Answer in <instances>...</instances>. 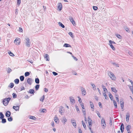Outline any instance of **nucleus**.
Segmentation results:
<instances>
[{"label": "nucleus", "instance_id": "nucleus-43", "mask_svg": "<svg viewBox=\"0 0 133 133\" xmlns=\"http://www.w3.org/2000/svg\"><path fill=\"white\" fill-rule=\"evenodd\" d=\"M44 98V96L43 95L40 98V101H41L43 102Z\"/></svg>", "mask_w": 133, "mask_h": 133}, {"label": "nucleus", "instance_id": "nucleus-31", "mask_svg": "<svg viewBox=\"0 0 133 133\" xmlns=\"http://www.w3.org/2000/svg\"><path fill=\"white\" fill-rule=\"evenodd\" d=\"M113 101L115 107L116 108H117V105L116 102L115 100H113Z\"/></svg>", "mask_w": 133, "mask_h": 133}, {"label": "nucleus", "instance_id": "nucleus-39", "mask_svg": "<svg viewBox=\"0 0 133 133\" xmlns=\"http://www.w3.org/2000/svg\"><path fill=\"white\" fill-rule=\"evenodd\" d=\"M76 109V110L79 113L80 112V111L79 109L78 108V107L77 105H76L75 106Z\"/></svg>", "mask_w": 133, "mask_h": 133}, {"label": "nucleus", "instance_id": "nucleus-62", "mask_svg": "<svg viewBox=\"0 0 133 133\" xmlns=\"http://www.w3.org/2000/svg\"><path fill=\"white\" fill-rule=\"evenodd\" d=\"M19 31L20 32H22L23 31V30L20 27L19 28Z\"/></svg>", "mask_w": 133, "mask_h": 133}, {"label": "nucleus", "instance_id": "nucleus-63", "mask_svg": "<svg viewBox=\"0 0 133 133\" xmlns=\"http://www.w3.org/2000/svg\"><path fill=\"white\" fill-rule=\"evenodd\" d=\"M98 104L100 108H102V107L101 103L100 102Z\"/></svg>", "mask_w": 133, "mask_h": 133}, {"label": "nucleus", "instance_id": "nucleus-17", "mask_svg": "<svg viewBox=\"0 0 133 133\" xmlns=\"http://www.w3.org/2000/svg\"><path fill=\"white\" fill-rule=\"evenodd\" d=\"M111 89L112 91L113 92H114L115 93H117V91L116 90V89L114 87H111Z\"/></svg>", "mask_w": 133, "mask_h": 133}, {"label": "nucleus", "instance_id": "nucleus-30", "mask_svg": "<svg viewBox=\"0 0 133 133\" xmlns=\"http://www.w3.org/2000/svg\"><path fill=\"white\" fill-rule=\"evenodd\" d=\"M131 128V126L130 125H128L126 128V129L127 131L130 130V129Z\"/></svg>", "mask_w": 133, "mask_h": 133}, {"label": "nucleus", "instance_id": "nucleus-48", "mask_svg": "<svg viewBox=\"0 0 133 133\" xmlns=\"http://www.w3.org/2000/svg\"><path fill=\"white\" fill-rule=\"evenodd\" d=\"M109 97L111 100H112L113 97V96H112V94H111L110 93L109 94Z\"/></svg>", "mask_w": 133, "mask_h": 133}, {"label": "nucleus", "instance_id": "nucleus-58", "mask_svg": "<svg viewBox=\"0 0 133 133\" xmlns=\"http://www.w3.org/2000/svg\"><path fill=\"white\" fill-rule=\"evenodd\" d=\"M82 111L83 114L84 116H86V112L85 110H82Z\"/></svg>", "mask_w": 133, "mask_h": 133}, {"label": "nucleus", "instance_id": "nucleus-8", "mask_svg": "<svg viewBox=\"0 0 133 133\" xmlns=\"http://www.w3.org/2000/svg\"><path fill=\"white\" fill-rule=\"evenodd\" d=\"M81 91L83 95H85L86 94V92L84 88L83 87L81 88Z\"/></svg>", "mask_w": 133, "mask_h": 133}, {"label": "nucleus", "instance_id": "nucleus-50", "mask_svg": "<svg viewBox=\"0 0 133 133\" xmlns=\"http://www.w3.org/2000/svg\"><path fill=\"white\" fill-rule=\"evenodd\" d=\"M109 42L110 43L109 44H116L115 43V42H114L112 41H111V40H110L109 41Z\"/></svg>", "mask_w": 133, "mask_h": 133}, {"label": "nucleus", "instance_id": "nucleus-34", "mask_svg": "<svg viewBox=\"0 0 133 133\" xmlns=\"http://www.w3.org/2000/svg\"><path fill=\"white\" fill-rule=\"evenodd\" d=\"M46 110L45 109H42L40 110V111L41 112H45Z\"/></svg>", "mask_w": 133, "mask_h": 133}, {"label": "nucleus", "instance_id": "nucleus-25", "mask_svg": "<svg viewBox=\"0 0 133 133\" xmlns=\"http://www.w3.org/2000/svg\"><path fill=\"white\" fill-rule=\"evenodd\" d=\"M19 78L20 81H24V76H21Z\"/></svg>", "mask_w": 133, "mask_h": 133}, {"label": "nucleus", "instance_id": "nucleus-28", "mask_svg": "<svg viewBox=\"0 0 133 133\" xmlns=\"http://www.w3.org/2000/svg\"><path fill=\"white\" fill-rule=\"evenodd\" d=\"M14 81L16 84H18L19 82V80L18 79H16Z\"/></svg>", "mask_w": 133, "mask_h": 133}, {"label": "nucleus", "instance_id": "nucleus-35", "mask_svg": "<svg viewBox=\"0 0 133 133\" xmlns=\"http://www.w3.org/2000/svg\"><path fill=\"white\" fill-rule=\"evenodd\" d=\"M109 45L110 46L111 48L112 49L114 50H115V47L113 45L111 44H109Z\"/></svg>", "mask_w": 133, "mask_h": 133}, {"label": "nucleus", "instance_id": "nucleus-18", "mask_svg": "<svg viewBox=\"0 0 133 133\" xmlns=\"http://www.w3.org/2000/svg\"><path fill=\"white\" fill-rule=\"evenodd\" d=\"M91 85L93 89L94 90H95L96 89V88L95 85L92 83H91Z\"/></svg>", "mask_w": 133, "mask_h": 133}, {"label": "nucleus", "instance_id": "nucleus-38", "mask_svg": "<svg viewBox=\"0 0 133 133\" xmlns=\"http://www.w3.org/2000/svg\"><path fill=\"white\" fill-rule=\"evenodd\" d=\"M39 87V85L38 84H37L36 85L35 87V88L36 90H38Z\"/></svg>", "mask_w": 133, "mask_h": 133}, {"label": "nucleus", "instance_id": "nucleus-37", "mask_svg": "<svg viewBox=\"0 0 133 133\" xmlns=\"http://www.w3.org/2000/svg\"><path fill=\"white\" fill-rule=\"evenodd\" d=\"M29 118L30 119H32L33 120H35L36 119V118L34 117V116H29Z\"/></svg>", "mask_w": 133, "mask_h": 133}, {"label": "nucleus", "instance_id": "nucleus-11", "mask_svg": "<svg viewBox=\"0 0 133 133\" xmlns=\"http://www.w3.org/2000/svg\"><path fill=\"white\" fill-rule=\"evenodd\" d=\"M69 20L72 23V24L74 25H75L76 24L75 22L73 20V18L71 17H70L69 18Z\"/></svg>", "mask_w": 133, "mask_h": 133}, {"label": "nucleus", "instance_id": "nucleus-32", "mask_svg": "<svg viewBox=\"0 0 133 133\" xmlns=\"http://www.w3.org/2000/svg\"><path fill=\"white\" fill-rule=\"evenodd\" d=\"M8 52L10 56H14V54L12 53L10 51H9Z\"/></svg>", "mask_w": 133, "mask_h": 133}, {"label": "nucleus", "instance_id": "nucleus-27", "mask_svg": "<svg viewBox=\"0 0 133 133\" xmlns=\"http://www.w3.org/2000/svg\"><path fill=\"white\" fill-rule=\"evenodd\" d=\"M17 39H15V40L14 41V42L15 43V44L17 45H19V43H20V42L19 41L18 42V43H16V42L17 41H18Z\"/></svg>", "mask_w": 133, "mask_h": 133}, {"label": "nucleus", "instance_id": "nucleus-14", "mask_svg": "<svg viewBox=\"0 0 133 133\" xmlns=\"http://www.w3.org/2000/svg\"><path fill=\"white\" fill-rule=\"evenodd\" d=\"M63 108V107L62 106H61L59 108V112L61 114L63 112V110H64Z\"/></svg>", "mask_w": 133, "mask_h": 133}, {"label": "nucleus", "instance_id": "nucleus-55", "mask_svg": "<svg viewBox=\"0 0 133 133\" xmlns=\"http://www.w3.org/2000/svg\"><path fill=\"white\" fill-rule=\"evenodd\" d=\"M125 30L128 32H130V30L129 29V28L127 27L125 28Z\"/></svg>", "mask_w": 133, "mask_h": 133}, {"label": "nucleus", "instance_id": "nucleus-20", "mask_svg": "<svg viewBox=\"0 0 133 133\" xmlns=\"http://www.w3.org/2000/svg\"><path fill=\"white\" fill-rule=\"evenodd\" d=\"M63 46L65 47H71V45H70L69 44L67 43L64 44V45Z\"/></svg>", "mask_w": 133, "mask_h": 133}, {"label": "nucleus", "instance_id": "nucleus-64", "mask_svg": "<svg viewBox=\"0 0 133 133\" xmlns=\"http://www.w3.org/2000/svg\"><path fill=\"white\" fill-rule=\"evenodd\" d=\"M129 88L132 91H133V87L130 86L129 87Z\"/></svg>", "mask_w": 133, "mask_h": 133}, {"label": "nucleus", "instance_id": "nucleus-15", "mask_svg": "<svg viewBox=\"0 0 133 133\" xmlns=\"http://www.w3.org/2000/svg\"><path fill=\"white\" fill-rule=\"evenodd\" d=\"M13 108L16 111H18L19 109V107L18 106H14L13 107Z\"/></svg>", "mask_w": 133, "mask_h": 133}, {"label": "nucleus", "instance_id": "nucleus-54", "mask_svg": "<svg viewBox=\"0 0 133 133\" xmlns=\"http://www.w3.org/2000/svg\"><path fill=\"white\" fill-rule=\"evenodd\" d=\"M12 96L14 98H16L17 97V95L15 93H13L12 94Z\"/></svg>", "mask_w": 133, "mask_h": 133}, {"label": "nucleus", "instance_id": "nucleus-13", "mask_svg": "<svg viewBox=\"0 0 133 133\" xmlns=\"http://www.w3.org/2000/svg\"><path fill=\"white\" fill-rule=\"evenodd\" d=\"M90 105L91 108L93 109H92V111H94V105L93 103L91 101H90Z\"/></svg>", "mask_w": 133, "mask_h": 133}, {"label": "nucleus", "instance_id": "nucleus-21", "mask_svg": "<svg viewBox=\"0 0 133 133\" xmlns=\"http://www.w3.org/2000/svg\"><path fill=\"white\" fill-rule=\"evenodd\" d=\"M54 120L55 122L57 123H58L59 122V121H58V119L57 117H55Z\"/></svg>", "mask_w": 133, "mask_h": 133}, {"label": "nucleus", "instance_id": "nucleus-56", "mask_svg": "<svg viewBox=\"0 0 133 133\" xmlns=\"http://www.w3.org/2000/svg\"><path fill=\"white\" fill-rule=\"evenodd\" d=\"M110 125H112V120L111 118H110Z\"/></svg>", "mask_w": 133, "mask_h": 133}, {"label": "nucleus", "instance_id": "nucleus-60", "mask_svg": "<svg viewBox=\"0 0 133 133\" xmlns=\"http://www.w3.org/2000/svg\"><path fill=\"white\" fill-rule=\"evenodd\" d=\"M78 98H79V99H78V102H79L80 103H81V102H82V101H81V98H80V97L79 96H78Z\"/></svg>", "mask_w": 133, "mask_h": 133}, {"label": "nucleus", "instance_id": "nucleus-36", "mask_svg": "<svg viewBox=\"0 0 133 133\" xmlns=\"http://www.w3.org/2000/svg\"><path fill=\"white\" fill-rule=\"evenodd\" d=\"M75 128H76V122H72L71 123Z\"/></svg>", "mask_w": 133, "mask_h": 133}, {"label": "nucleus", "instance_id": "nucleus-1", "mask_svg": "<svg viewBox=\"0 0 133 133\" xmlns=\"http://www.w3.org/2000/svg\"><path fill=\"white\" fill-rule=\"evenodd\" d=\"M26 46L28 47L30 46L31 43L29 38L28 37H25V41Z\"/></svg>", "mask_w": 133, "mask_h": 133}, {"label": "nucleus", "instance_id": "nucleus-41", "mask_svg": "<svg viewBox=\"0 0 133 133\" xmlns=\"http://www.w3.org/2000/svg\"><path fill=\"white\" fill-rule=\"evenodd\" d=\"M14 84L13 83H11L10 85L9 86V87H10L11 88H12L14 86Z\"/></svg>", "mask_w": 133, "mask_h": 133}, {"label": "nucleus", "instance_id": "nucleus-42", "mask_svg": "<svg viewBox=\"0 0 133 133\" xmlns=\"http://www.w3.org/2000/svg\"><path fill=\"white\" fill-rule=\"evenodd\" d=\"M103 95L104 96L105 99H107L108 97L106 94V93H104L103 94Z\"/></svg>", "mask_w": 133, "mask_h": 133}, {"label": "nucleus", "instance_id": "nucleus-51", "mask_svg": "<svg viewBox=\"0 0 133 133\" xmlns=\"http://www.w3.org/2000/svg\"><path fill=\"white\" fill-rule=\"evenodd\" d=\"M116 100L118 102V103H119V99L118 97L117 96V95H116Z\"/></svg>", "mask_w": 133, "mask_h": 133}, {"label": "nucleus", "instance_id": "nucleus-49", "mask_svg": "<svg viewBox=\"0 0 133 133\" xmlns=\"http://www.w3.org/2000/svg\"><path fill=\"white\" fill-rule=\"evenodd\" d=\"M8 121L9 122H11L12 120V118L11 117H10L8 118Z\"/></svg>", "mask_w": 133, "mask_h": 133}, {"label": "nucleus", "instance_id": "nucleus-16", "mask_svg": "<svg viewBox=\"0 0 133 133\" xmlns=\"http://www.w3.org/2000/svg\"><path fill=\"white\" fill-rule=\"evenodd\" d=\"M45 58H46V60L49 61V55L47 54H45Z\"/></svg>", "mask_w": 133, "mask_h": 133}, {"label": "nucleus", "instance_id": "nucleus-4", "mask_svg": "<svg viewBox=\"0 0 133 133\" xmlns=\"http://www.w3.org/2000/svg\"><path fill=\"white\" fill-rule=\"evenodd\" d=\"M101 124L103 128H104L106 126V124L105 120L103 118L101 120Z\"/></svg>", "mask_w": 133, "mask_h": 133}, {"label": "nucleus", "instance_id": "nucleus-6", "mask_svg": "<svg viewBox=\"0 0 133 133\" xmlns=\"http://www.w3.org/2000/svg\"><path fill=\"white\" fill-rule=\"evenodd\" d=\"M69 98L71 103L73 104H74L75 103V101L74 97L72 96H70Z\"/></svg>", "mask_w": 133, "mask_h": 133}, {"label": "nucleus", "instance_id": "nucleus-5", "mask_svg": "<svg viewBox=\"0 0 133 133\" xmlns=\"http://www.w3.org/2000/svg\"><path fill=\"white\" fill-rule=\"evenodd\" d=\"M33 81V80L31 78H29L28 79L27 82L29 84L31 85Z\"/></svg>", "mask_w": 133, "mask_h": 133}, {"label": "nucleus", "instance_id": "nucleus-52", "mask_svg": "<svg viewBox=\"0 0 133 133\" xmlns=\"http://www.w3.org/2000/svg\"><path fill=\"white\" fill-rule=\"evenodd\" d=\"M21 0H17V4L18 5H19L21 3Z\"/></svg>", "mask_w": 133, "mask_h": 133}, {"label": "nucleus", "instance_id": "nucleus-23", "mask_svg": "<svg viewBox=\"0 0 133 133\" xmlns=\"http://www.w3.org/2000/svg\"><path fill=\"white\" fill-rule=\"evenodd\" d=\"M35 81V83L37 84H39V79L38 78H36Z\"/></svg>", "mask_w": 133, "mask_h": 133}, {"label": "nucleus", "instance_id": "nucleus-26", "mask_svg": "<svg viewBox=\"0 0 133 133\" xmlns=\"http://www.w3.org/2000/svg\"><path fill=\"white\" fill-rule=\"evenodd\" d=\"M29 93L31 94H34V90L33 89H30L29 91Z\"/></svg>", "mask_w": 133, "mask_h": 133}, {"label": "nucleus", "instance_id": "nucleus-33", "mask_svg": "<svg viewBox=\"0 0 133 133\" xmlns=\"http://www.w3.org/2000/svg\"><path fill=\"white\" fill-rule=\"evenodd\" d=\"M2 120L1 121V122L3 123H5L6 122V119L5 118H3L2 119Z\"/></svg>", "mask_w": 133, "mask_h": 133}, {"label": "nucleus", "instance_id": "nucleus-12", "mask_svg": "<svg viewBox=\"0 0 133 133\" xmlns=\"http://www.w3.org/2000/svg\"><path fill=\"white\" fill-rule=\"evenodd\" d=\"M11 115V112L10 111H8L6 113L5 116L7 117H9Z\"/></svg>", "mask_w": 133, "mask_h": 133}, {"label": "nucleus", "instance_id": "nucleus-40", "mask_svg": "<svg viewBox=\"0 0 133 133\" xmlns=\"http://www.w3.org/2000/svg\"><path fill=\"white\" fill-rule=\"evenodd\" d=\"M30 75V73L28 72H26L25 73V77L27 76Z\"/></svg>", "mask_w": 133, "mask_h": 133}, {"label": "nucleus", "instance_id": "nucleus-59", "mask_svg": "<svg viewBox=\"0 0 133 133\" xmlns=\"http://www.w3.org/2000/svg\"><path fill=\"white\" fill-rule=\"evenodd\" d=\"M52 73L54 76H56L58 74L57 73L55 72H53Z\"/></svg>", "mask_w": 133, "mask_h": 133}, {"label": "nucleus", "instance_id": "nucleus-61", "mask_svg": "<svg viewBox=\"0 0 133 133\" xmlns=\"http://www.w3.org/2000/svg\"><path fill=\"white\" fill-rule=\"evenodd\" d=\"M93 8L95 10H96L97 9V7L96 6H93Z\"/></svg>", "mask_w": 133, "mask_h": 133}, {"label": "nucleus", "instance_id": "nucleus-22", "mask_svg": "<svg viewBox=\"0 0 133 133\" xmlns=\"http://www.w3.org/2000/svg\"><path fill=\"white\" fill-rule=\"evenodd\" d=\"M58 24L60 26H61L63 28H65V26L61 22H59Z\"/></svg>", "mask_w": 133, "mask_h": 133}, {"label": "nucleus", "instance_id": "nucleus-44", "mask_svg": "<svg viewBox=\"0 0 133 133\" xmlns=\"http://www.w3.org/2000/svg\"><path fill=\"white\" fill-rule=\"evenodd\" d=\"M116 36L117 37L120 39H121L122 38V36L119 34H116Z\"/></svg>", "mask_w": 133, "mask_h": 133}, {"label": "nucleus", "instance_id": "nucleus-29", "mask_svg": "<svg viewBox=\"0 0 133 133\" xmlns=\"http://www.w3.org/2000/svg\"><path fill=\"white\" fill-rule=\"evenodd\" d=\"M0 119H1L4 118V116L3 113L2 112H0Z\"/></svg>", "mask_w": 133, "mask_h": 133}, {"label": "nucleus", "instance_id": "nucleus-2", "mask_svg": "<svg viewBox=\"0 0 133 133\" xmlns=\"http://www.w3.org/2000/svg\"><path fill=\"white\" fill-rule=\"evenodd\" d=\"M10 99L11 98L10 97L4 99L3 101V104L5 106L7 105Z\"/></svg>", "mask_w": 133, "mask_h": 133}, {"label": "nucleus", "instance_id": "nucleus-47", "mask_svg": "<svg viewBox=\"0 0 133 133\" xmlns=\"http://www.w3.org/2000/svg\"><path fill=\"white\" fill-rule=\"evenodd\" d=\"M112 63L113 65L115 66L116 67H119V65H118V64H117L116 63Z\"/></svg>", "mask_w": 133, "mask_h": 133}, {"label": "nucleus", "instance_id": "nucleus-24", "mask_svg": "<svg viewBox=\"0 0 133 133\" xmlns=\"http://www.w3.org/2000/svg\"><path fill=\"white\" fill-rule=\"evenodd\" d=\"M120 103H121V108L122 109H123V108L124 107V102H122V101H120Z\"/></svg>", "mask_w": 133, "mask_h": 133}, {"label": "nucleus", "instance_id": "nucleus-19", "mask_svg": "<svg viewBox=\"0 0 133 133\" xmlns=\"http://www.w3.org/2000/svg\"><path fill=\"white\" fill-rule=\"evenodd\" d=\"M126 119L127 122H128L129 120V114H128L126 115Z\"/></svg>", "mask_w": 133, "mask_h": 133}, {"label": "nucleus", "instance_id": "nucleus-3", "mask_svg": "<svg viewBox=\"0 0 133 133\" xmlns=\"http://www.w3.org/2000/svg\"><path fill=\"white\" fill-rule=\"evenodd\" d=\"M108 74L109 76L110 77L111 79L114 80H115L116 77H115L114 75L112 72L110 71L109 72Z\"/></svg>", "mask_w": 133, "mask_h": 133}, {"label": "nucleus", "instance_id": "nucleus-57", "mask_svg": "<svg viewBox=\"0 0 133 133\" xmlns=\"http://www.w3.org/2000/svg\"><path fill=\"white\" fill-rule=\"evenodd\" d=\"M83 124V126L84 128L85 129H87V128H86V125L85 123H83V124Z\"/></svg>", "mask_w": 133, "mask_h": 133}, {"label": "nucleus", "instance_id": "nucleus-9", "mask_svg": "<svg viewBox=\"0 0 133 133\" xmlns=\"http://www.w3.org/2000/svg\"><path fill=\"white\" fill-rule=\"evenodd\" d=\"M124 129V125L123 123H122L120 127V129L122 132H123Z\"/></svg>", "mask_w": 133, "mask_h": 133}, {"label": "nucleus", "instance_id": "nucleus-45", "mask_svg": "<svg viewBox=\"0 0 133 133\" xmlns=\"http://www.w3.org/2000/svg\"><path fill=\"white\" fill-rule=\"evenodd\" d=\"M7 71L8 73H10L12 71V70L10 68H8Z\"/></svg>", "mask_w": 133, "mask_h": 133}, {"label": "nucleus", "instance_id": "nucleus-10", "mask_svg": "<svg viewBox=\"0 0 133 133\" xmlns=\"http://www.w3.org/2000/svg\"><path fill=\"white\" fill-rule=\"evenodd\" d=\"M88 120L89 124V126H90V125H91L92 124V121L89 117H88Z\"/></svg>", "mask_w": 133, "mask_h": 133}, {"label": "nucleus", "instance_id": "nucleus-46", "mask_svg": "<svg viewBox=\"0 0 133 133\" xmlns=\"http://www.w3.org/2000/svg\"><path fill=\"white\" fill-rule=\"evenodd\" d=\"M67 121L66 119L65 118H64L63 119V122H64V124H65V122H66Z\"/></svg>", "mask_w": 133, "mask_h": 133}, {"label": "nucleus", "instance_id": "nucleus-53", "mask_svg": "<svg viewBox=\"0 0 133 133\" xmlns=\"http://www.w3.org/2000/svg\"><path fill=\"white\" fill-rule=\"evenodd\" d=\"M96 113L97 114L98 117H99L100 118L101 117V116L100 114H99V112L98 111H96Z\"/></svg>", "mask_w": 133, "mask_h": 133}, {"label": "nucleus", "instance_id": "nucleus-7", "mask_svg": "<svg viewBox=\"0 0 133 133\" xmlns=\"http://www.w3.org/2000/svg\"><path fill=\"white\" fill-rule=\"evenodd\" d=\"M57 7L59 9V10L61 11L62 10V5L61 3H58Z\"/></svg>", "mask_w": 133, "mask_h": 133}]
</instances>
